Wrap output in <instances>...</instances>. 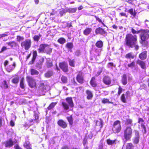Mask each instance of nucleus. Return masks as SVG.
<instances>
[{
    "mask_svg": "<svg viewBox=\"0 0 149 149\" xmlns=\"http://www.w3.org/2000/svg\"><path fill=\"white\" fill-rule=\"evenodd\" d=\"M125 42L126 45L130 47H135L136 50L139 49V46L137 45V35H133L131 33L127 34L125 38Z\"/></svg>",
    "mask_w": 149,
    "mask_h": 149,
    "instance_id": "nucleus-1",
    "label": "nucleus"
},
{
    "mask_svg": "<svg viewBox=\"0 0 149 149\" xmlns=\"http://www.w3.org/2000/svg\"><path fill=\"white\" fill-rule=\"evenodd\" d=\"M132 130L130 127H127L124 131V142L125 143L129 140L132 136Z\"/></svg>",
    "mask_w": 149,
    "mask_h": 149,
    "instance_id": "nucleus-2",
    "label": "nucleus"
},
{
    "mask_svg": "<svg viewBox=\"0 0 149 149\" xmlns=\"http://www.w3.org/2000/svg\"><path fill=\"white\" fill-rule=\"evenodd\" d=\"M122 129L120 125V122L118 120L115 121L113 124L112 130L114 133H118Z\"/></svg>",
    "mask_w": 149,
    "mask_h": 149,
    "instance_id": "nucleus-3",
    "label": "nucleus"
},
{
    "mask_svg": "<svg viewBox=\"0 0 149 149\" xmlns=\"http://www.w3.org/2000/svg\"><path fill=\"white\" fill-rule=\"evenodd\" d=\"M140 37L142 41H145L149 37V30H141Z\"/></svg>",
    "mask_w": 149,
    "mask_h": 149,
    "instance_id": "nucleus-4",
    "label": "nucleus"
},
{
    "mask_svg": "<svg viewBox=\"0 0 149 149\" xmlns=\"http://www.w3.org/2000/svg\"><path fill=\"white\" fill-rule=\"evenodd\" d=\"M31 42L30 39H26L21 43V46L24 47V49L27 50L31 47Z\"/></svg>",
    "mask_w": 149,
    "mask_h": 149,
    "instance_id": "nucleus-5",
    "label": "nucleus"
},
{
    "mask_svg": "<svg viewBox=\"0 0 149 149\" xmlns=\"http://www.w3.org/2000/svg\"><path fill=\"white\" fill-rule=\"evenodd\" d=\"M26 79L29 85L31 88H33L36 87V83L34 79L29 76L26 77Z\"/></svg>",
    "mask_w": 149,
    "mask_h": 149,
    "instance_id": "nucleus-6",
    "label": "nucleus"
},
{
    "mask_svg": "<svg viewBox=\"0 0 149 149\" xmlns=\"http://www.w3.org/2000/svg\"><path fill=\"white\" fill-rule=\"evenodd\" d=\"M17 143V141L15 139H14L13 141H12L11 139H10L5 142V145L6 147H10Z\"/></svg>",
    "mask_w": 149,
    "mask_h": 149,
    "instance_id": "nucleus-7",
    "label": "nucleus"
},
{
    "mask_svg": "<svg viewBox=\"0 0 149 149\" xmlns=\"http://www.w3.org/2000/svg\"><path fill=\"white\" fill-rule=\"evenodd\" d=\"M59 66L61 68L64 72H66L68 71V65L66 63L63 62L60 63L59 64Z\"/></svg>",
    "mask_w": 149,
    "mask_h": 149,
    "instance_id": "nucleus-8",
    "label": "nucleus"
},
{
    "mask_svg": "<svg viewBox=\"0 0 149 149\" xmlns=\"http://www.w3.org/2000/svg\"><path fill=\"white\" fill-rule=\"evenodd\" d=\"M48 46L47 44H40L39 46V48L38 49L39 52L44 53L45 51V49Z\"/></svg>",
    "mask_w": 149,
    "mask_h": 149,
    "instance_id": "nucleus-9",
    "label": "nucleus"
},
{
    "mask_svg": "<svg viewBox=\"0 0 149 149\" xmlns=\"http://www.w3.org/2000/svg\"><path fill=\"white\" fill-rule=\"evenodd\" d=\"M44 58H40L39 61L38 62L36 65V67L38 69H40L41 68V66L44 62Z\"/></svg>",
    "mask_w": 149,
    "mask_h": 149,
    "instance_id": "nucleus-10",
    "label": "nucleus"
},
{
    "mask_svg": "<svg viewBox=\"0 0 149 149\" xmlns=\"http://www.w3.org/2000/svg\"><path fill=\"white\" fill-rule=\"evenodd\" d=\"M76 79L77 81L79 83L81 84L83 83L84 79L81 72H79L77 76Z\"/></svg>",
    "mask_w": 149,
    "mask_h": 149,
    "instance_id": "nucleus-11",
    "label": "nucleus"
},
{
    "mask_svg": "<svg viewBox=\"0 0 149 149\" xmlns=\"http://www.w3.org/2000/svg\"><path fill=\"white\" fill-rule=\"evenodd\" d=\"M58 125L63 128H65L67 127V124L66 123L62 120H59L57 122Z\"/></svg>",
    "mask_w": 149,
    "mask_h": 149,
    "instance_id": "nucleus-12",
    "label": "nucleus"
},
{
    "mask_svg": "<svg viewBox=\"0 0 149 149\" xmlns=\"http://www.w3.org/2000/svg\"><path fill=\"white\" fill-rule=\"evenodd\" d=\"M103 81L106 85H109L111 83V79L108 76H106L103 78Z\"/></svg>",
    "mask_w": 149,
    "mask_h": 149,
    "instance_id": "nucleus-13",
    "label": "nucleus"
},
{
    "mask_svg": "<svg viewBox=\"0 0 149 149\" xmlns=\"http://www.w3.org/2000/svg\"><path fill=\"white\" fill-rule=\"evenodd\" d=\"M33 57L31 61H29L28 63V65H31L34 63L35 61L36 58L37 56V52L36 51H34L33 52Z\"/></svg>",
    "mask_w": 149,
    "mask_h": 149,
    "instance_id": "nucleus-14",
    "label": "nucleus"
},
{
    "mask_svg": "<svg viewBox=\"0 0 149 149\" xmlns=\"http://www.w3.org/2000/svg\"><path fill=\"white\" fill-rule=\"evenodd\" d=\"M136 63L139 64L142 68L144 69L146 68V64L145 62L138 60L136 61Z\"/></svg>",
    "mask_w": 149,
    "mask_h": 149,
    "instance_id": "nucleus-15",
    "label": "nucleus"
},
{
    "mask_svg": "<svg viewBox=\"0 0 149 149\" xmlns=\"http://www.w3.org/2000/svg\"><path fill=\"white\" fill-rule=\"evenodd\" d=\"M129 92L127 91L126 92L125 94H123L121 97V100L124 103L126 102V100L127 98L128 94Z\"/></svg>",
    "mask_w": 149,
    "mask_h": 149,
    "instance_id": "nucleus-16",
    "label": "nucleus"
},
{
    "mask_svg": "<svg viewBox=\"0 0 149 149\" xmlns=\"http://www.w3.org/2000/svg\"><path fill=\"white\" fill-rule=\"evenodd\" d=\"M95 32L97 34H105L106 33L103 29L100 27L96 29L95 31Z\"/></svg>",
    "mask_w": 149,
    "mask_h": 149,
    "instance_id": "nucleus-17",
    "label": "nucleus"
},
{
    "mask_svg": "<svg viewBox=\"0 0 149 149\" xmlns=\"http://www.w3.org/2000/svg\"><path fill=\"white\" fill-rule=\"evenodd\" d=\"M147 57V52L144 51L141 53L139 55V57L142 60L145 59Z\"/></svg>",
    "mask_w": 149,
    "mask_h": 149,
    "instance_id": "nucleus-18",
    "label": "nucleus"
},
{
    "mask_svg": "<svg viewBox=\"0 0 149 149\" xmlns=\"http://www.w3.org/2000/svg\"><path fill=\"white\" fill-rule=\"evenodd\" d=\"M16 66V64L15 62H14L12 65H9L7 68V70L8 72H10L13 71Z\"/></svg>",
    "mask_w": 149,
    "mask_h": 149,
    "instance_id": "nucleus-19",
    "label": "nucleus"
},
{
    "mask_svg": "<svg viewBox=\"0 0 149 149\" xmlns=\"http://www.w3.org/2000/svg\"><path fill=\"white\" fill-rule=\"evenodd\" d=\"M66 100L70 107H72L73 106V103L71 97H67L66 98Z\"/></svg>",
    "mask_w": 149,
    "mask_h": 149,
    "instance_id": "nucleus-20",
    "label": "nucleus"
},
{
    "mask_svg": "<svg viewBox=\"0 0 149 149\" xmlns=\"http://www.w3.org/2000/svg\"><path fill=\"white\" fill-rule=\"evenodd\" d=\"M121 81L122 82L123 85H125L127 84V77L125 74H124L123 75Z\"/></svg>",
    "mask_w": 149,
    "mask_h": 149,
    "instance_id": "nucleus-21",
    "label": "nucleus"
},
{
    "mask_svg": "<svg viewBox=\"0 0 149 149\" xmlns=\"http://www.w3.org/2000/svg\"><path fill=\"white\" fill-rule=\"evenodd\" d=\"M90 84L93 87L96 86L97 84L95 81V79L94 77H92L90 82Z\"/></svg>",
    "mask_w": 149,
    "mask_h": 149,
    "instance_id": "nucleus-22",
    "label": "nucleus"
},
{
    "mask_svg": "<svg viewBox=\"0 0 149 149\" xmlns=\"http://www.w3.org/2000/svg\"><path fill=\"white\" fill-rule=\"evenodd\" d=\"M86 93L87 95V98L89 100L91 99L93 96V95L91 92L89 90H87Z\"/></svg>",
    "mask_w": 149,
    "mask_h": 149,
    "instance_id": "nucleus-23",
    "label": "nucleus"
},
{
    "mask_svg": "<svg viewBox=\"0 0 149 149\" xmlns=\"http://www.w3.org/2000/svg\"><path fill=\"white\" fill-rule=\"evenodd\" d=\"M68 61L69 65L72 67H74L75 61L74 59H71L70 58H68Z\"/></svg>",
    "mask_w": 149,
    "mask_h": 149,
    "instance_id": "nucleus-24",
    "label": "nucleus"
},
{
    "mask_svg": "<svg viewBox=\"0 0 149 149\" xmlns=\"http://www.w3.org/2000/svg\"><path fill=\"white\" fill-rule=\"evenodd\" d=\"M53 72L52 71H49L47 72L45 74V76L47 78L50 77L53 74Z\"/></svg>",
    "mask_w": 149,
    "mask_h": 149,
    "instance_id": "nucleus-25",
    "label": "nucleus"
},
{
    "mask_svg": "<svg viewBox=\"0 0 149 149\" xmlns=\"http://www.w3.org/2000/svg\"><path fill=\"white\" fill-rule=\"evenodd\" d=\"M92 29L91 28H86L84 31V34L86 35H87L89 34L91 31Z\"/></svg>",
    "mask_w": 149,
    "mask_h": 149,
    "instance_id": "nucleus-26",
    "label": "nucleus"
},
{
    "mask_svg": "<svg viewBox=\"0 0 149 149\" xmlns=\"http://www.w3.org/2000/svg\"><path fill=\"white\" fill-rule=\"evenodd\" d=\"M52 49L47 47L45 49V51L44 53H46L47 54H50L52 53Z\"/></svg>",
    "mask_w": 149,
    "mask_h": 149,
    "instance_id": "nucleus-27",
    "label": "nucleus"
},
{
    "mask_svg": "<svg viewBox=\"0 0 149 149\" xmlns=\"http://www.w3.org/2000/svg\"><path fill=\"white\" fill-rule=\"evenodd\" d=\"M62 104L64 109L65 110H67L69 109V106L68 105V103L65 102H63L62 103Z\"/></svg>",
    "mask_w": 149,
    "mask_h": 149,
    "instance_id": "nucleus-28",
    "label": "nucleus"
},
{
    "mask_svg": "<svg viewBox=\"0 0 149 149\" xmlns=\"http://www.w3.org/2000/svg\"><path fill=\"white\" fill-rule=\"evenodd\" d=\"M134 146L131 143H129L126 145V149H133Z\"/></svg>",
    "mask_w": 149,
    "mask_h": 149,
    "instance_id": "nucleus-29",
    "label": "nucleus"
},
{
    "mask_svg": "<svg viewBox=\"0 0 149 149\" xmlns=\"http://www.w3.org/2000/svg\"><path fill=\"white\" fill-rule=\"evenodd\" d=\"M31 74L32 75H38L39 73V72L37 70L34 69H31Z\"/></svg>",
    "mask_w": 149,
    "mask_h": 149,
    "instance_id": "nucleus-30",
    "label": "nucleus"
},
{
    "mask_svg": "<svg viewBox=\"0 0 149 149\" xmlns=\"http://www.w3.org/2000/svg\"><path fill=\"white\" fill-rule=\"evenodd\" d=\"M116 140H111L110 139H108L107 142L109 145H112L115 143Z\"/></svg>",
    "mask_w": 149,
    "mask_h": 149,
    "instance_id": "nucleus-31",
    "label": "nucleus"
},
{
    "mask_svg": "<svg viewBox=\"0 0 149 149\" xmlns=\"http://www.w3.org/2000/svg\"><path fill=\"white\" fill-rule=\"evenodd\" d=\"M127 12L134 17H135L136 15V13L134 11L133 9L132 8L128 10Z\"/></svg>",
    "mask_w": 149,
    "mask_h": 149,
    "instance_id": "nucleus-32",
    "label": "nucleus"
},
{
    "mask_svg": "<svg viewBox=\"0 0 149 149\" xmlns=\"http://www.w3.org/2000/svg\"><path fill=\"white\" fill-rule=\"evenodd\" d=\"M103 122L102 120L100 119V120L96 121V125L97 126H100V128L102 127Z\"/></svg>",
    "mask_w": 149,
    "mask_h": 149,
    "instance_id": "nucleus-33",
    "label": "nucleus"
},
{
    "mask_svg": "<svg viewBox=\"0 0 149 149\" xmlns=\"http://www.w3.org/2000/svg\"><path fill=\"white\" fill-rule=\"evenodd\" d=\"M139 138L134 137L132 139L133 142L134 144H137L139 142Z\"/></svg>",
    "mask_w": 149,
    "mask_h": 149,
    "instance_id": "nucleus-34",
    "label": "nucleus"
},
{
    "mask_svg": "<svg viewBox=\"0 0 149 149\" xmlns=\"http://www.w3.org/2000/svg\"><path fill=\"white\" fill-rule=\"evenodd\" d=\"M57 41L60 44H63L65 42L66 40L63 38H61L58 40Z\"/></svg>",
    "mask_w": 149,
    "mask_h": 149,
    "instance_id": "nucleus-35",
    "label": "nucleus"
},
{
    "mask_svg": "<svg viewBox=\"0 0 149 149\" xmlns=\"http://www.w3.org/2000/svg\"><path fill=\"white\" fill-rule=\"evenodd\" d=\"M19 78L17 77L13 78L12 80V82L14 84H17L19 81Z\"/></svg>",
    "mask_w": 149,
    "mask_h": 149,
    "instance_id": "nucleus-36",
    "label": "nucleus"
},
{
    "mask_svg": "<svg viewBox=\"0 0 149 149\" xmlns=\"http://www.w3.org/2000/svg\"><path fill=\"white\" fill-rule=\"evenodd\" d=\"M24 78H22L20 80V87L21 88L23 89H24L25 88V86L24 82Z\"/></svg>",
    "mask_w": 149,
    "mask_h": 149,
    "instance_id": "nucleus-37",
    "label": "nucleus"
},
{
    "mask_svg": "<svg viewBox=\"0 0 149 149\" xmlns=\"http://www.w3.org/2000/svg\"><path fill=\"white\" fill-rule=\"evenodd\" d=\"M95 45L97 47L99 48H101L103 46V42L101 40L98 41L96 43Z\"/></svg>",
    "mask_w": 149,
    "mask_h": 149,
    "instance_id": "nucleus-38",
    "label": "nucleus"
},
{
    "mask_svg": "<svg viewBox=\"0 0 149 149\" xmlns=\"http://www.w3.org/2000/svg\"><path fill=\"white\" fill-rule=\"evenodd\" d=\"M67 118L70 125H72L73 123V120L72 116L67 117Z\"/></svg>",
    "mask_w": 149,
    "mask_h": 149,
    "instance_id": "nucleus-39",
    "label": "nucleus"
},
{
    "mask_svg": "<svg viewBox=\"0 0 149 149\" xmlns=\"http://www.w3.org/2000/svg\"><path fill=\"white\" fill-rule=\"evenodd\" d=\"M66 47L68 49L70 50L73 47V44L71 42L68 43L66 45Z\"/></svg>",
    "mask_w": 149,
    "mask_h": 149,
    "instance_id": "nucleus-40",
    "label": "nucleus"
},
{
    "mask_svg": "<svg viewBox=\"0 0 149 149\" xmlns=\"http://www.w3.org/2000/svg\"><path fill=\"white\" fill-rule=\"evenodd\" d=\"M41 37V35L40 34L38 36L36 35L33 37V39L35 41L38 42Z\"/></svg>",
    "mask_w": 149,
    "mask_h": 149,
    "instance_id": "nucleus-41",
    "label": "nucleus"
},
{
    "mask_svg": "<svg viewBox=\"0 0 149 149\" xmlns=\"http://www.w3.org/2000/svg\"><path fill=\"white\" fill-rule=\"evenodd\" d=\"M125 124L127 125H132V120L130 119H127L125 122Z\"/></svg>",
    "mask_w": 149,
    "mask_h": 149,
    "instance_id": "nucleus-42",
    "label": "nucleus"
},
{
    "mask_svg": "<svg viewBox=\"0 0 149 149\" xmlns=\"http://www.w3.org/2000/svg\"><path fill=\"white\" fill-rule=\"evenodd\" d=\"M7 44L9 46L12 47L15 46H16V43L14 41H12L7 43Z\"/></svg>",
    "mask_w": 149,
    "mask_h": 149,
    "instance_id": "nucleus-43",
    "label": "nucleus"
},
{
    "mask_svg": "<svg viewBox=\"0 0 149 149\" xmlns=\"http://www.w3.org/2000/svg\"><path fill=\"white\" fill-rule=\"evenodd\" d=\"M125 57L127 58H134V56H133L132 54L131 53H129L127 54L125 56Z\"/></svg>",
    "mask_w": 149,
    "mask_h": 149,
    "instance_id": "nucleus-44",
    "label": "nucleus"
},
{
    "mask_svg": "<svg viewBox=\"0 0 149 149\" xmlns=\"http://www.w3.org/2000/svg\"><path fill=\"white\" fill-rule=\"evenodd\" d=\"M56 103L55 102L52 103L48 107V109L49 110H50L53 108L56 105Z\"/></svg>",
    "mask_w": 149,
    "mask_h": 149,
    "instance_id": "nucleus-45",
    "label": "nucleus"
},
{
    "mask_svg": "<svg viewBox=\"0 0 149 149\" xmlns=\"http://www.w3.org/2000/svg\"><path fill=\"white\" fill-rule=\"evenodd\" d=\"M138 123L140 124L141 125H145V124L144 122V120L142 118H139Z\"/></svg>",
    "mask_w": 149,
    "mask_h": 149,
    "instance_id": "nucleus-46",
    "label": "nucleus"
},
{
    "mask_svg": "<svg viewBox=\"0 0 149 149\" xmlns=\"http://www.w3.org/2000/svg\"><path fill=\"white\" fill-rule=\"evenodd\" d=\"M131 31L132 33L134 34L136 33H140V32L141 31V30L139 31H136L133 28H132L131 29Z\"/></svg>",
    "mask_w": 149,
    "mask_h": 149,
    "instance_id": "nucleus-47",
    "label": "nucleus"
},
{
    "mask_svg": "<svg viewBox=\"0 0 149 149\" xmlns=\"http://www.w3.org/2000/svg\"><path fill=\"white\" fill-rule=\"evenodd\" d=\"M61 80L63 83H65L67 81V78L66 77L62 76L61 77Z\"/></svg>",
    "mask_w": 149,
    "mask_h": 149,
    "instance_id": "nucleus-48",
    "label": "nucleus"
},
{
    "mask_svg": "<svg viewBox=\"0 0 149 149\" xmlns=\"http://www.w3.org/2000/svg\"><path fill=\"white\" fill-rule=\"evenodd\" d=\"M3 88H4L6 89L8 88V86L7 84L6 81H3Z\"/></svg>",
    "mask_w": 149,
    "mask_h": 149,
    "instance_id": "nucleus-49",
    "label": "nucleus"
},
{
    "mask_svg": "<svg viewBox=\"0 0 149 149\" xmlns=\"http://www.w3.org/2000/svg\"><path fill=\"white\" fill-rule=\"evenodd\" d=\"M141 127L142 128V132L143 133L145 134L146 133V129L144 125H141Z\"/></svg>",
    "mask_w": 149,
    "mask_h": 149,
    "instance_id": "nucleus-50",
    "label": "nucleus"
},
{
    "mask_svg": "<svg viewBox=\"0 0 149 149\" xmlns=\"http://www.w3.org/2000/svg\"><path fill=\"white\" fill-rule=\"evenodd\" d=\"M17 40L19 42H20L21 40H23L24 39V38L21 36H17Z\"/></svg>",
    "mask_w": 149,
    "mask_h": 149,
    "instance_id": "nucleus-51",
    "label": "nucleus"
},
{
    "mask_svg": "<svg viewBox=\"0 0 149 149\" xmlns=\"http://www.w3.org/2000/svg\"><path fill=\"white\" fill-rule=\"evenodd\" d=\"M134 137L140 138L139 132L137 130H135V136Z\"/></svg>",
    "mask_w": 149,
    "mask_h": 149,
    "instance_id": "nucleus-52",
    "label": "nucleus"
},
{
    "mask_svg": "<svg viewBox=\"0 0 149 149\" xmlns=\"http://www.w3.org/2000/svg\"><path fill=\"white\" fill-rule=\"evenodd\" d=\"M135 63L133 61L131 63L128 64L127 66L129 67H132L135 66Z\"/></svg>",
    "mask_w": 149,
    "mask_h": 149,
    "instance_id": "nucleus-53",
    "label": "nucleus"
},
{
    "mask_svg": "<svg viewBox=\"0 0 149 149\" xmlns=\"http://www.w3.org/2000/svg\"><path fill=\"white\" fill-rule=\"evenodd\" d=\"M119 15L120 16H124L125 17H127V15L125 13L123 12H121L119 13Z\"/></svg>",
    "mask_w": 149,
    "mask_h": 149,
    "instance_id": "nucleus-54",
    "label": "nucleus"
},
{
    "mask_svg": "<svg viewBox=\"0 0 149 149\" xmlns=\"http://www.w3.org/2000/svg\"><path fill=\"white\" fill-rule=\"evenodd\" d=\"M102 102L103 103H110L108 99L105 98H104L103 99V100L102 101Z\"/></svg>",
    "mask_w": 149,
    "mask_h": 149,
    "instance_id": "nucleus-55",
    "label": "nucleus"
},
{
    "mask_svg": "<svg viewBox=\"0 0 149 149\" xmlns=\"http://www.w3.org/2000/svg\"><path fill=\"white\" fill-rule=\"evenodd\" d=\"M122 91V88L120 86H119L118 88V94L119 95H120Z\"/></svg>",
    "mask_w": 149,
    "mask_h": 149,
    "instance_id": "nucleus-56",
    "label": "nucleus"
},
{
    "mask_svg": "<svg viewBox=\"0 0 149 149\" xmlns=\"http://www.w3.org/2000/svg\"><path fill=\"white\" fill-rule=\"evenodd\" d=\"M77 9L76 8H72L70 10L69 12L70 13H75L76 12Z\"/></svg>",
    "mask_w": 149,
    "mask_h": 149,
    "instance_id": "nucleus-57",
    "label": "nucleus"
},
{
    "mask_svg": "<svg viewBox=\"0 0 149 149\" xmlns=\"http://www.w3.org/2000/svg\"><path fill=\"white\" fill-rule=\"evenodd\" d=\"M7 48H6V47L5 46L3 47H2V49H1V51L0 52V53L2 52H3L4 51H5L6 50H7Z\"/></svg>",
    "mask_w": 149,
    "mask_h": 149,
    "instance_id": "nucleus-58",
    "label": "nucleus"
},
{
    "mask_svg": "<svg viewBox=\"0 0 149 149\" xmlns=\"http://www.w3.org/2000/svg\"><path fill=\"white\" fill-rule=\"evenodd\" d=\"M30 145L29 143V141H26L25 143L24 144V147L26 146H28Z\"/></svg>",
    "mask_w": 149,
    "mask_h": 149,
    "instance_id": "nucleus-59",
    "label": "nucleus"
},
{
    "mask_svg": "<svg viewBox=\"0 0 149 149\" xmlns=\"http://www.w3.org/2000/svg\"><path fill=\"white\" fill-rule=\"evenodd\" d=\"M52 62H47V66L48 67H50L52 66Z\"/></svg>",
    "mask_w": 149,
    "mask_h": 149,
    "instance_id": "nucleus-60",
    "label": "nucleus"
},
{
    "mask_svg": "<svg viewBox=\"0 0 149 149\" xmlns=\"http://www.w3.org/2000/svg\"><path fill=\"white\" fill-rule=\"evenodd\" d=\"M10 124L11 126L13 127L15 125V123L13 120H11L10 121Z\"/></svg>",
    "mask_w": 149,
    "mask_h": 149,
    "instance_id": "nucleus-61",
    "label": "nucleus"
},
{
    "mask_svg": "<svg viewBox=\"0 0 149 149\" xmlns=\"http://www.w3.org/2000/svg\"><path fill=\"white\" fill-rule=\"evenodd\" d=\"M102 70H100L97 72V73L96 74V76L97 77L102 72Z\"/></svg>",
    "mask_w": 149,
    "mask_h": 149,
    "instance_id": "nucleus-62",
    "label": "nucleus"
},
{
    "mask_svg": "<svg viewBox=\"0 0 149 149\" xmlns=\"http://www.w3.org/2000/svg\"><path fill=\"white\" fill-rule=\"evenodd\" d=\"M65 13V10H62L60 11V15H61V16H62L63 14H64Z\"/></svg>",
    "mask_w": 149,
    "mask_h": 149,
    "instance_id": "nucleus-63",
    "label": "nucleus"
},
{
    "mask_svg": "<svg viewBox=\"0 0 149 149\" xmlns=\"http://www.w3.org/2000/svg\"><path fill=\"white\" fill-rule=\"evenodd\" d=\"M96 20L99 22L102 23V20L99 17L95 16Z\"/></svg>",
    "mask_w": 149,
    "mask_h": 149,
    "instance_id": "nucleus-64",
    "label": "nucleus"
}]
</instances>
